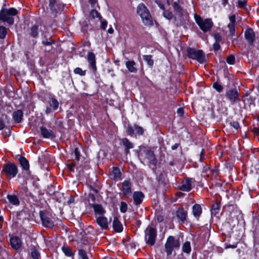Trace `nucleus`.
Segmentation results:
<instances>
[{
	"label": "nucleus",
	"mask_w": 259,
	"mask_h": 259,
	"mask_svg": "<svg viewBox=\"0 0 259 259\" xmlns=\"http://www.w3.org/2000/svg\"><path fill=\"white\" fill-rule=\"evenodd\" d=\"M137 13L141 17L144 25L147 26L153 25L152 16L149 10L143 3H141L138 6Z\"/></svg>",
	"instance_id": "obj_1"
},
{
	"label": "nucleus",
	"mask_w": 259,
	"mask_h": 259,
	"mask_svg": "<svg viewBox=\"0 0 259 259\" xmlns=\"http://www.w3.org/2000/svg\"><path fill=\"white\" fill-rule=\"evenodd\" d=\"M180 243L179 239H176L172 236H169L164 245V250L166 253L167 256H170L174 249H177L180 247Z\"/></svg>",
	"instance_id": "obj_2"
},
{
	"label": "nucleus",
	"mask_w": 259,
	"mask_h": 259,
	"mask_svg": "<svg viewBox=\"0 0 259 259\" xmlns=\"http://www.w3.org/2000/svg\"><path fill=\"white\" fill-rule=\"evenodd\" d=\"M18 172V167L14 163L9 162L2 166V174L9 179L15 177Z\"/></svg>",
	"instance_id": "obj_3"
},
{
	"label": "nucleus",
	"mask_w": 259,
	"mask_h": 259,
	"mask_svg": "<svg viewBox=\"0 0 259 259\" xmlns=\"http://www.w3.org/2000/svg\"><path fill=\"white\" fill-rule=\"evenodd\" d=\"M157 237V230L152 226H148L145 230V241L150 246L155 244Z\"/></svg>",
	"instance_id": "obj_4"
},
{
	"label": "nucleus",
	"mask_w": 259,
	"mask_h": 259,
	"mask_svg": "<svg viewBox=\"0 0 259 259\" xmlns=\"http://www.w3.org/2000/svg\"><path fill=\"white\" fill-rule=\"evenodd\" d=\"M187 53L189 58L196 60L200 63H203L205 61V55L202 50L188 48L187 49Z\"/></svg>",
	"instance_id": "obj_5"
},
{
	"label": "nucleus",
	"mask_w": 259,
	"mask_h": 259,
	"mask_svg": "<svg viewBox=\"0 0 259 259\" xmlns=\"http://www.w3.org/2000/svg\"><path fill=\"white\" fill-rule=\"evenodd\" d=\"M195 19L196 23L204 32L209 31L213 25L211 19L209 18L203 19L200 16L195 15Z\"/></svg>",
	"instance_id": "obj_6"
},
{
	"label": "nucleus",
	"mask_w": 259,
	"mask_h": 259,
	"mask_svg": "<svg viewBox=\"0 0 259 259\" xmlns=\"http://www.w3.org/2000/svg\"><path fill=\"white\" fill-rule=\"evenodd\" d=\"M225 97L231 104H234L236 102L240 101L239 93L236 88L227 90Z\"/></svg>",
	"instance_id": "obj_7"
},
{
	"label": "nucleus",
	"mask_w": 259,
	"mask_h": 259,
	"mask_svg": "<svg viewBox=\"0 0 259 259\" xmlns=\"http://www.w3.org/2000/svg\"><path fill=\"white\" fill-rule=\"evenodd\" d=\"M175 215L180 224H183L187 222L188 212L183 207H179L175 212Z\"/></svg>",
	"instance_id": "obj_8"
},
{
	"label": "nucleus",
	"mask_w": 259,
	"mask_h": 259,
	"mask_svg": "<svg viewBox=\"0 0 259 259\" xmlns=\"http://www.w3.org/2000/svg\"><path fill=\"white\" fill-rule=\"evenodd\" d=\"M132 183L130 180H124L122 183L121 189L123 196L128 198L132 194Z\"/></svg>",
	"instance_id": "obj_9"
},
{
	"label": "nucleus",
	"mask_w": 259,
	"mask_h": 259,
	"mask_svg": "<svg viewBox=\"0 0 259 259\" xmlns=\"http://www.w3.org/2000/svg\"><path fill=\"white\" fill-rule=\"evenodd\" d=\"M126 132L128 135L133 136L135 132L138 135H142L144 132V130L141 126L135 124L132 126L131 124H128L126 126Z\"/></svg>",
	"instance_id": "obj_10"
},
{
	"label": "nucleus",
	"mask_w": 259,
	"mask_h": 259,
	"mask_svg": "<svg viewBox=\"0 0 259 259\" xmlns=\"http://www.w3.org/2000/svg\"><path fill=\"white\" fill-rule=\"evenodd\" d=\"M95 218L96 223L102 230H107L109 229V224L111 222V219L108 221L107 218L104 215L97 216Z\"/></svg>",
	"instance_id": "obj_11"
},
{
	"label": "nucleus",
	"mask_w": 259,
	"mask_h": 259,
	"mask_svg": "<svg viewBox=\"0 0 259 259\" xmlns=\"http://www.w3.org/2000/svg\"><path fill=\"white\" fill-rule=\"evenodd\" d=\"M39 215L44 226L51 229L53 228L54 222L43 211H39Z\"/></svg>",
	"instance_id": "obj_12"
},
{
	"label": "nucleus",
	"mask_w": 259,
	"mask_h": 259,
	"mask_svg": "<svg viewBox=\"0 0 259 259\" xmlns=\"http://www.w3.org/2000/svg\"><path fill=\"white\" fill-rule=\"evenodd\" d=\"M145 158L148 160L149 165L155 167L157 164V159L155 158L153 151L147 149L144 151Z\"/></svg>",
	"instance_id": "obj_13"
},
{
	"label": "nucleus",
	"mask_w": 259,
	"mask_h": 259,
	"mask_svg": "<svg viewBox=\"0 0 259 259\" xmlns=\"http://www.w3.org/2000/svg\"><path fill=\"white\" fill-rule=\"evenodd\" d=\"M122 172L120 169L116 166L113 167L109 174V178L113 180L118 181L121 180L122 178Z\"/></svg>",
	"instance_id": "obj_14"
},
{
	"label": "nucleus",
	"mask_w": 259,
	"mask_h": 259,
	"mask_svg": "<svg viewBox=\"0 0 259 259\" xmlns=\"http://www.w3.org/2000/svg\"><path fill=\"white\" fill-rule=\"evenodd\" d=\"M49 6L52 13L56 16L58 11L61 9L62 5L58 0H50Z\"/></svg>",
	"instance_id": "obj_15"
},
{
	"label": "nucleus",
	"mask_w": 259,
	"mask_h": 259,
	"mask_svg": "<svg viewBox=\"0 0 259 259\" xmlns=\"http://www.w3.org/2000/svg\"><path fill=\"white\" fill-rule=\"evenodd\" d=\"M245 38L249 45L253 46L255 40V35L251 28H247L244 33Z\"/></svg>",
	"instance_id": "obj_16"
},
{
	"label": "nucleus",
	"mask_w": 259,
	"mask_h": 259,
	"mask_svg": "<svg viewBox=\"0 0 259 259\" xmlns=\"http://www.w3.org/2000/svg\"><path fill=\"white\" fill-rule=\"evenodd\" d=\"M132 197L134 204L136 206H139L142 203L145 195L141 191H135Z\"/></svg>",
	"instance_id": "obj_17"
},
{
	"label": "nucleus",
	"mask_w": 259,
	"mask_h": 259,
	"mask_svg": "<svg viewBox=\"0 0 259 259\" xmlns=\"http://www.w3.org/2000/svg\"><path fill=\"white\" fill-rule=\"evenodd\" d=\"M88 61L89 63V66L93 71L94 73L97 71V67L96 65V57L94 53L89 52L87 55Z\"/></svg>",
	"instance_id": "obj_18"
},
{
	"label": "nucleus",
	"mask_w": 259,
	"mask_h": 259,
	"mask_svg": "<svg viewBox=\"0 0 259 259\" xmlns=\"http://www.w3.org/2000/svg\"><path fill=\"white\" fill-rule=\"evenodd\" d=\"M192 181L191 178H187L182 182V185L179 187V189L183 191L189 192L192 189Z\"/></svg>",
	"instance_id": "obj_19"
},
{
	"label": "nucleus",
	"mask_w": 259,
	"mask_h": 259,
	"mask_svg": "<svg viewBox=\"0 0 259 259\" xmlns=\"http://www.w3.org/2000/svg\"><path fill=\"white\" fill-rule=\"evenodd\" d=\"M40 131L42 136L44 138L53 139L56 137L55 134L52 130H48L44 126H41Z\"/></svg>",
	"instance_id": "obj_20"
},
{
	"label": "nucleus",
	"mask_w": 259,
	"mask_h": 259,
	"mask_svg": "<svg viewBox=\"0 0 259 259\" xmlns=\"http://www.w3.org/2000/svg\"><path fill=\"white\" fill-rule=\"evenodd\" d=\"M230 23L228 24V27L229 29L230 35L232 36H236L235 35V24L236 17L235 15H233L229 17Z\"/></svg>",
	"instance_id": "obj_21"
},
{
	"label": "nucleus",
	"mask_w": 259,
	"mask_h": 259,
	"mask_svg": "<svg viewBox=\"0 0 259 259\" xmlns=\"http://www.w3.org/2000/svg\"><path fill=\"white\" fill-rule=\"evenodd\" d=\"M92 207L94 209L95 218H96L97 216L104 215V214L106 212L105 210L101 204L96 203L93 204Z\"/></svg>",
	"instance_id": "obj_22"
},
{
	"label": "nucleus",
	"mask_w": 259,
	"mask_h": 259,
	"mask_svg": "<svg viewBox=\"0 0 259 259\" xmlns=\"http://www.w3.org/2000/svg\"><path fill=\"white\" fill-rule=\"evenodd\" d=\"M112 226L114 230L117 233H120L123 231V227L118 218L116 217L114 218Z\"/></svg>",
	"instance_id": "obj_23"
},
{
	"label": "nucleus",
	"mask_w": 259,
	"mask_h": 259,
	"mask_svg": "<svg viewBox=\"0 0 259 259\" xmlns=\"http://www.w3.org/2000/svg\"><path fill=\"white\" fill-rule=\"evenodd\" d=\"M21 240L17 236H13L10 239L11 247L15 249H18L21 246Z\"/></svg>",
	"instance_id": "obj_24"
},
{
	"label": "nucleus",
	"mask_w": 259,
	"mask_h": 259,
	"mask_svg": "<svg viewBox=\"0 0 259 259\" xmlns=\"http://www.w3.org/2000/svg\"><path fill=\"white\" fill-rule=\"evenodd\" d=\"M23 112L20 109L17 110L12 113L13 119L15 122L17 123L21 122L23 119Z\"/></svg>",
	"instance_id": "obj_25"
},
{
	"label": "nucleus",
	"mask_w": 259,
	"mask_h": 259,
	"mask_svg": "<svg viewBox=\"0 0 259 259\" xmlns=\"http://www.w3.org/2000/svg\"><path fill=\"white\" fill-rule=\"evenodd\" d=\"M42 44L45 46H51L55 44V41L51 38V36L45 33L42 38Z\"/></svg>",
	"instance_id": "obj_26"
},
{
	"label": "nucleus",
	"mask_w": 259,
	"mask_h": 259,
	"mask_svg": "<svg viewBox=\"0 0 259 259\" xmlns=\"http://www.w3.org/2000/svg\"><path fill=\"white\" fill-rule=\"evenodd\" d=\"M0 19L4 22H7L9 25H12L14 22V20L12 16L1 11L0 12Z\"/></svg>",
	"instance_id": "obj_27"
},
{
	"label": "nucleus",
	"mask_w": 259,
	"mask_h": 259,
	"mask_svg": "<svg viewBox=\"0 0 259 259\" xmlns=\"http://www.w3.org/2000/svg\"><path fill=\"white\" fill-rule=\"evenodd\" d=\"M121 141L124 147V152L127 154L129 153V150L134 148V145L127 138L122 139Z\"/></svg>",
	"instance_id": "obj_28"
},
{
	"label": "nucleus",
	"mask_w": 259,
	"mask_h": 259,
	"mask_svg": "<svg viewBox=\"0 0 259 259\" xmlns=\"http://www.w3.org/2000/svg\"><path fill=\"white\" fill-rule=\"evenodd\" d=\"M136 64L133 60L128 61L125 62V66L128 70L132 73H137L138 69L136 67Z\"/></svg>",
	"instance_id": "obj_29"
},
{
	"label": "nucleus",
	"mask_w": 259,
	"mask_h": 259,
	"mask_svg": "<svg viewBox=\"0 0 259 259\" xmlns=\"http://www.w3.org/2000/svg\"><path fill=\"white\" fill-rule=\"evenodd\" d=\"M192 212L193 215L198 219L202 213V208L198 204H195L192 207Z\"/></svg>",
	"instance_id": "obj_30"
},
{
	"label": "nucleus",
	"mask_w": 259,
	"mask_h": 259,
	"mask_svg": "<svg viewBox=\"0 0 259 259\" xmlns=\"http://www.w3.org/2000/svg\"><path fill=\"white\" fill-rule=\"evenodd\" d=\"M7 198L9 202L14 205L18 206L20 204V200L16 195L8 194L7 196Z\"/></svg>",
	"instance_id": "obj_31"
},
{
	"label": "nucleus",
	"mask_w": 259,
	"mask_h": 259,
	"mask_svg": "<svg viewBox=\"0 0 259 259\" xmlns=\"http://www.w3.org/2000/svg\"><path fill=\"white\" fill-rule=\"evenodd\" d=\"M19 161L23 169L26 170H29V164L28 161L23 156H20L19 158Z\"/></svg>",
	"instance_id": "obj_32"
},
{
	"label": "nucleus",
	"mask_w": 259,
	"mask_h": 259,
	"mask_svg": "<svg viewBox=\"0 0 259 259\" xmlns=\"http://www.w3.org/2000/svg\"><path fill=\"white\" fill-rule=\"evenodd\" d=\"M221 208V204L219 202H215L212 206L211 213L212 215L217 216Z\"/></svg>",
	"instance_id": "obj_33"
},
{
	"label": "nucleus",
	"mask_w": 259,
	"mask_h": 259,
	"mask_svg": "<svg viewBox=\"0 0 259 259\" xmlns=\"http://www.w3.org/2000/svg\"><path fill=\"white\" fill-rule=\"evenodd\" d=\"M38 25H34L32 26L29 30V34L33 37H36L38 34Z\"/></svg>",
	"instance_id": "obj_34"
},
{
	"label": "nucleus",
	"mask_w": 259,
	"mask_h": 259,
	"mask_svg": "<svg viewBox=\"0 0 259 259\" xmlns=\"http://www.w3.org/2000/svg\"><path fill=\"white\" fill-rule=\"evenodd\" d=\"M62 250L64 254L67 256H71L74 254L71 248L67 245H64L62 247Z\"/></svg>",
	"instance_id": "obj_35"
},
{
	"label": "nucleus",
	"mask_w": 259,
	"mask_h": 259,
	"mask_svg": "<svg viewBox=\"0 0 259 259\" xmlns=\"http://www.w3.org/2000/svg\"><path fill=\"white\" fill-rule=\"evenodd\" d=\"M1 12L5 13V14H7L11 16H15L17 15L18 11L17 10L13 8H10L9 9H3L1 10Z\"/></svg>",
	"instance_id": "obj_36"
},
{
	"label": "nucleus",
	"mask_w": 259,
	"mask_h": 259,
	"mask_svg": "<svg viewBox=\"0 0 259 259\" xmlns=\"http://www.w3.org/2000/svg\"><path fill=\"white\" fill-rule=\"evenodd\" d=\"M182 250L183 252L189 254L191 251L190 242L186 241L182 246Z\"/></svg>",
	"instance_id": "obj_37"
},
{
	"label": "nucleus",
	"mask_w": 259,
	"mask_h": 259,
	"mask_svg": "<svg viewBox=\"0 0 259 259\" xmlns=\"http://www.w3.org/2000/svg\"><path fill=\"white\" fill-rule=\"evenodd\" d=\"M49 103L50 106L52 107L54 110L58 109L59 106V102L57 99L52 98L50 99Z\"/></svg>",
	"instance_id": "obj_38"
},
{
	"label": "nucleus",
	"mask_w": 259,
	"mask_h": 259,
	"mask_svg": "<svg viewBox=\"0 0 259 259\" xmlns=\"http://www.w3.org/2000/svg\"><path fill=\"white\" fill-rule=\"evenodd\" d=\"M143 59L147 62L150 67H152L154 65V61L152 55H143Z\"/></svg>",
	"instance_id": "obj_39"
},
{
	"label": "nucleus",
	"mask_w": 259,
	"mask_h": 259,
	"mask_svg": "<svg viewBox=\"0 0 259 259\" xmlns=\"http://www.w3.org/2000/svg\"><path fill=\"white\" fill-rule=\"evenodd\" d=\"M90 17L93 19L98 18L99 20H101V18H102L100 13L97 10L94 9L91 11L90 13Z\"/></svg>",
	"instance_id": "obj_40"
},
{
	"label": "nucleus",
	"mask_w": 259,
	"mask_h": 259,
	"mask_svg": "<svg viewBox=\"0 0 259 259\" xmlns=\"http://www.w3.org/2000/svg\"><path fill=\"white\" fill-rule=\"evenodd\" d=\"M173 8L174 10L179 14H183V9L177 2H174L173 4Z\"/></svg>",
	"instance_id": "obj_41"
},
{
	"label": "nucleus",
	"mask_w": 259,
	"mask_h": 259,
	"mask_svg": "<svg viewBox=\"0 0 259 259\" xmlns=\"http://www.w3.org/2000/svg\"><path fill=\"white\" fill-rule=\"evenodd\" d=\"M79 259H89L87 252L82 249L78 250Z\"/></svg>",
	"instance_id": "obj_42"
},
{
	"label": "nucleus",
	"mask_w": 259,
	"mask_h": 259,
	"mask_svg": "<svg viewBox=\"0 0 259 259\" xmlns=\"http://www.w3.org/2000/svg\"><path fill=\"white\" fill-rule=\"evenodd\" d=\"M75 146V147L74 151H73L74 155L75 156V160H76L77 161H78L80 159V151L79 150V148L78 147H77L76 146Z\"/></svg>",
	"instance_id": "obj_43"
},
{
	"label": "nucleus",
	"mask_w": 259,
	"mask_h": 259,
	"mask_svg": "<svg viewBox=\"0 0 259 259\" xmlns=\"http://www.w3.org/2000/svg\"><path fill=\"white\" fill-rule=\"evenodd\" d=\"M31 256L33 259H39L40 257V254L36 249H33L31 252Z\"/></svg>",
	"instance_id": "obj_44"
},
{
	"label": "nucleus",
	"mask_w": 259,
	"mask_h": 259,
	"mask_svg": "<svg viewBox=\"0 0 259 259\" xmlns=\"http://www.w3.org/2000/svg\"><path fill=\"white\" fill-rule=\"evenodd\" d=\"M74 72L75 74H79L81 76H84L86 74V70H82L81 68L77 67L74 69Z\"/></svg>",
	"instance_id": "obj_45"
},
{
	"label": "nucleus",
	"mask_w": 259,
	"mask_h": 259,
	"mask_svg": "<svg viewBox=\"0 0 259 259\" xmlns=\"http://www.w3.org/2000/svg\"><path fill=\"white\" fill-rule=\"evenodd\" d=\"M7 29L4 26H0V38L4 39L7 34Z\"/></svg>",
	"instance_id": "obj_46"
},
{
	"label": "nucleus",
	"mask_w": 259,
	"mask_h": 259,
	"mask_svg": "<svg viewBox=\"0 0 259 259\" xmlns=\"http://www.w3.org/2000/svg\"><path fill=\"white\" fill-rule=\"evenodd\" d=\"M127 205L123 201H121L120 206V211L122 213H125L127 211Z\"/></svg>",
	"instance_id": "obj_47"
},
{
	"label": "nucleus",
	"mask_w": 259,
	"mask_h": 259,
	"mask_svg": "<svg viewBox=\"0 0 259 259\" xmlns=\"http://www.w3.org/2000/svg\"><path fill=\"white\" fill-rule=\"evenodd\" d=\"M235 57L233 55H230L228 56L226 59L227 62L231 65H233L235 63Z\"/></svg>",
	"instance_id": "obj_48"
},
{
	"label": "nucleus",
	"mask_w": 259,
	"mask_h": 259,
	"mask_svg": "<svg viewBox=\"0 0 259 259\" xmlns=\"http://www.w3.org/2000/svg\"><path fill=\"white\" fill-rule=\"evenodd\" d=\"M163 11V15L165 18L169 20L172 19L173 17V14L171 12L166 11L165 10Z\"/></svg>",
	"instance_id": "obj_49"
},
{
	"label": "nucleus",
	"mask_w": 259,
	"mask_h": 259,
	"mask_svg": "<svg viewBox=\"0 0 259 259\" xmlns=\"http://www.w3.org/2000/svg\"><path fill=\"white\" fill-rule=\"evenodd\" d=\"M213 88L219 92H221L223 90L222 85L218 82H214L213 84Z\"/></svg>",
	"instance_id": "obj_50"
},
{
	"label": "nucleus",
	"mask_w": 259,
	"mask_h": 259,
	"mask_svg": "<svg viewBox=\"0 0 259 259\" xmlns=\"http://www.w3.org/2000/svg\"><path fill=\"white\" fill-rule=\"evenodd\" d=\"M247 5V1L246 0H239L238 1V7L240 8H245Z\"/></svg>",
	"instance_id": "obj_51"
},
{
	"label": "nucleus",
	"mask_w": 259,
	"mask_h": 259,
	"mask_svg": "<svg viewBox=\"0 0 259 259\" xmlns=\"http://www.w3.org/2000/svg\"><path fill=\"white\" fill-rule=\"evenodd\" d=\"M229 124L231 126L234 128V129H235L236 130H237L240 127L239 124L237 121H231L229 122Z\"/></svg>",
	"instance_id": "obj_52"
},
{
	"label": "nucleus",
	"mask_w": 259,
	"mask_h": 259,
	"mask_svg": "<svg viewBox=\"0 0 259 259\" xmlns=\"http://www.w3.org/2000/svg\"><path fill=\"white\" fill-rule=\"evenodd\" d=\"M76 165V162L71 161L70 163L67 164V167L69 169V170L71 171H74V167Z\"/></svg>",
	"instance_id": "obj_53"
},
{
	"label": "nucleus",
	"mask_w": 259,
	"mask_h": 259,
	"mask_svg": "<svg viewBox=\"0 0 259 259\" xmlns=\"http://www.w3.org/2000/svg\"><path fill=\"white\" fill-rule=\"evenodd\" d=\"M101 22V28L103 30H105L107 26V22L105 20H99Z\"/></svg>",
	"instance_id": "obj_54"
},
{
	"label": "nucleus",
	"mask_w": 259,
	"mask_h": 259,
	"mask_svg": "<svg viewBox=\"0 0 259 259\" xmlns=\"http://www.w3.org/2000/svg\"><path fill=\"white\" fill-rule=\"evenodd\" d=\"M213 36L215 39V42H220L222 40V36L218 33H214Z\"/></svg>",
	"instance_id": "obj_55"
},
{
	"label": "nucleus",
	"mask_w": 259,
	"mask_h": 259,
	"mask_svg": "<svg viewBox=\"0 0 259 259\" xmlns=\"http://www.w3.org/2000/svg\"><path fill=\"white\" fill-rule=\"evenodd\" d=\"M213 49L215 51H218L220 49L219 42H215L213 45Z\"/></svg>",
	"instance_id": "obj_56"
},
{
	"label": "nucleus",
	"mask_w": 259,
	"mask_h": 259,
	"mask_svg": "<svg viewBox=\"0 0 259 259\" xmlns=\"http://www.w3.org/2000/svg\"><path fill=\"white\" fill-rule=\"evenodd\" d=\"M184 113V109L183 108L181 107L178 109L177 113L179 115H180V116H183Z\"/></svg>",
	"instance_id": "obj_57"
},
{
	"label": "nucleus",
	"mask_w": 259,
	"mask_h": 259,
	"mask_svg": "<svg viewBox=\"0 0 259 259\" xmlns=\"http://www.w3.org/2000/svg\"><path fill=\"white\" fill-rule=\"evenodd\" d=\"M155 2L161 9H162V10H165L164 6L161 2H159L157 0H156Z\"/></svg>",
	"instance_id": "obj_58"
},
{
	"label": "nucleus",
	"mask_w": 259,
	"mask_h": 259,
	"mask_svg": "<svg viewBox=\"0 0 259 259\" xmlns=\"http://www.w3.org/2000/svg\"><path fill=\"white\" fill-rule=\"evenodd\" d=\"M252 133L256 136H259V128L257 127H254L252 130Z\"/></svg>",
	"instance_id": "obj_59"
},
{
	"label": "nucleus",
	"mask_w": 259,
	"mask_h": 259,
	"mask_svg": "<svg viewBox=\"0 0 259 259\" xmlns=\"http://www.w3.org/2000/svg\"><path fill=\"white\" fill-rule=\"evenodd\" d=\"M5 127L4 121L0 118V130H3Z\"/></svg>",
	"instance_id": "obj_60"
},
{
	"label": "nucleus",
	"mask_w": 259,
	"mask_h": 259,
	"mask_svg": "<svg viewBox=\"0 0 259 259\" xmlns=\"http://www.w3.org/2000/svg\"><path fill=\"white\" fill-rule=\"evenodd\" d=\"M204 155H205L204 150L203 149H202L201 150V151L200 153V161H202V160L204 158Z\"/></svg>",
	"instance_id": "obj_61"
},
{
	"label": "nucleus",
	"mask_w": 259,
	"mask_h": 259,
	"mask_svg": "<svg viewBox=\"0 0 259 259\" xmlns=\"http://www.w3.org/2000/svg\"><path fill=\"white\" fill-rule=\"evenodd\" d=\"M179 145H180L179 143H176L175 144H174V145H172L171 146V149L172 150H175L177 149L178 148V147L179 146Z\"/></svg>",
	"instance_id": "obj_62"
},
{
	"label": "nucleus",
	"mask_w": 259,
	"mask_h": 259,
	"mask_svg": "<svg viewBox=\"0 0 259 259\" xmlns=\"http://www.w3.org/2000/svg\"><path fill=\"white\" fill-rule=\"evenodd\" d=\"M89 3L92 7H94L95 4L97 3V0H89Z\"/></svg>",
	"instance_id": "obj_63"
},
{
	"label": "nucleus",
	"mask_w": 259,
	"mask_h": 259,
	"mask_svg": "<svg viewBox=\"0 0 259 259\" xmlns=\"http://www.w3.org/2000/svg\"><path fill=\"white\" fill-rule=\"evenodd\" d=\"M177 259H187L186 257L183 254H181L179 255Z\"/></svg>",
	"instance_id": "obj_64"
}]
</instances>
